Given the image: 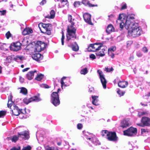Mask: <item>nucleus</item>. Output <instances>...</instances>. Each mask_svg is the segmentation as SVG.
<instances>
[{
	"label": "nucleus",
	"instance_id": "f704fd0d",
	"mask_svg": "<svg viewBox=\"0 0 150 150\" xmlns=\"http://www.w3.org/2000/svg\"><path fill=\"white\" fill-rule=\"evenodd\" d=\"M117 92L120 96H123L125 93V92L120 90L119 89H117Z\"/></svg>",
	"mask_w": 150,
	"mask_h": 150
},
{
	"label": "nucleus",
	"instance_id": "052dcab7",
	"mask_svg": "<svg viewBox=\"0 0 150 150\" xmlns=\"http://www.w3.org/2000/svg\"><path fill=\"white\" fill-rule=\"evenodd\" d=\"M42 87L45 88H48L50 87L48 85L46 84H43L42 86Z\"/></svg>",
	"mask_w": 150,
	"mask_h": 150
},
{
	"label": "nucleus",
	"instance_id": "5701e85b",
	"mask_svg": "<svg viewBox=\"0 0 150 150\" xmlns=\"http://www.w3.org/2000/svg\"><path fill=\"white\" fill-rule=\"evenodd\" d=\"M98 97L95 96H92V103L95 105H99V103H98Z\"/></svg>",
	"mask_w": 150,
	"mask_h": 150
},
{
	"label": "nucleus",
	"instance_id": "49530a36",
	"mask_svg": "<svg viewBox=\"0 0 150 150\" xmlns=\"http://www.w3.org/2000/svg\"><path fill=\"white\" fill-rule=\"evenodd\" d=\"M148 112H139L138 113V115L140 117L143 115L147 114Z\"/></svg>",
	"mask_w": 150,
	"mask_h": 150
},
{
	"label": "nucleus",
	"instance_id": "0eeeda50",
	"mask_svg": "<svg viewBox=\"0 0 150 150\" xmlns=\"http://www.w3.org/2000/svg\"><path fill=\"white\" fill-rule=\"evenodd\" d=\"M103 43H95L90 44L88 48L89 51H99L103 47Z\"/></svg>",
	"mask_w": 150,
	"mask_h": 150
},
{
	"label": "nucleus",
	"instance_id": "37998d69",
	"mask_svg": "<svg viewBox=\"0 0 150 150\" xmlns=\"http://www.w3.org/2000/svg\"><path fill=\"white\" fill-rule=\"evenodd\" d=\"M66 78V77H63L61 80L60 83L61 84V86L62 88L63 86H67V85L65 84L64 83L63 81V79H65Z\"/></svg>",
	"mask_w": 150,
	"mask_h": 150
},
{
	"label": "nucleus",
	"instance_id": "a19ab883",
	"mask_svg": "<svg viewBox=\"0 0 150 150\" xmlns=\"http://www.w3.org/2000/svg\"><path fill=\"white\" fill-rule=\"evenodd\" d=\"M108 133H109V132H108L107 130H103L101 132V135L102 136H107V134H108Z\"/></svg>",
	"mask_w": 150,
	"mask_h": 150
},
{
	"label": "nucleus",
	"instance_id": "a211bd4d",
	"mask_svg": "<svg viewBox=\"0 0 150 150\" xmlns=\"http://www.w3.org/2000/svg\"><path fill=\"white\" fill-rule=\"evenodd\" d=\"M36 72V70H34L28 72L26 74L27 78L29 80H31L34 77V73Z\"/></svg>",
	"mask_w": 150,
	"mask_h": 150
},
{
	"label": "nucleus",
	"instance_id": "774afa93",
	"mask_svg": "<svg viewBox=\"0 0 150 150\" xmlns=\"http://www.w3.org/2000/svg\"><path fill=\"white\" fill-rule=\"evenodd\" d=\"M50 15H47L45 16V18H48L49 19H52L50 18Z\"/></svg>",
	"mask_w": 150,
	"mask_h": 150
},
{
	"label": "nucleus",
	"instance_id": "72a5a7b5",
	"mask_svg": "<svg viewBox=\"0 0 150 150\" xmlns=\"http://www.w3.org/2000/svg\"><path fill=\"white\" fill-rule=\"evenodd\" d=\"M116 48L115 47H112L108 50V53H110L111 52H113L115 50Z\"/></svg>",
	"mask_w": 150,
	"mask_h": 150
},
{
	"label": "nucleus",
	"instance_id": "c756f323",
	"mask_svg": "<svg viewBox=\"0 0 150 150\" xmlns=\"http://www.w3.org/2000/svg\"><path fill=\"white\" fill-rule=\"evenodd\" d=\"M21 90L20 91V93L24 94L26 95L27 93V90L25 88L22 87L21 88Z\"/></svg>",
	"mask_w": 150,
	"mask_h": 150
},
{
	"label": "nucleus",
	"instance_id": "13d9d810",
	"mask_svg": "<svg viewBox=\"0 0 150 150\" xmlns=\"http://www.w3.org/2000/svg\"><path fill=\"white\" fill-rule=\"evenodd\" d=\"M142 51L144 52H148V50L146 47H144L142 48Z\"/></svg>",
	"mask_w": 150,
	"mask_h": 150
},
{
	"label": "nucleus",
	"instance_id": "3c124183",
	"mask_svg": "<svg viewBox=\"0 0 150 150\" xmlns=\"http://www.w3.org/2000/svg\"><path fill=\"white\" fill-rule=\"evenodd\" d=\"M46 3V0H42L40 3V5L42 6L45 4Z\"/></svg>",
	"mask_w": 150,
	"mask_h": 150
},
{
	"label": "nucleus",
	"instance_id": "ea45409f",
	"mask_svg": "<svg viewBox=\"0 0 150 150\" xmlns=\"http://www.w3.org/2000/svg\"><path fill=\"white\" fill-rule=\"evenodd\" d=\"M141 132L142 134L147 133L149 132V130L147 129H141Z\"/></svg>",
	"mask_w": 150,
	"mask_h": 150
},
{
	"label": "nucleus",
	"instance_id": "680f3d73",
	"mask_svg": "<svg viewBox=\"0 0 150 150\" xmlns=\"http://www.w3.org/2000/svg\"><path fill=\"white\" fill-rule=\"evenodd\" d=\"M19 81L20 82L22 83L24 81V79L23 78H22L21 76H20L19 77Z\"/></svg>",
	"mask_w": 150,
	"mask_h": 150
},
{
	"label": "nucleus",
	"instance_id": "f8f14e48",
	"mask_svg": "<svg viewBox=\"0 0 150 150\" xmlns=\"http://www.w3.org/2000/svg\"><path fill=\"white\" fill-rule=\"evenodd\" d=\"M142 124H138L139 126H149L150 125V118L146 117H142L141 119Z\"/></svg>",
	"mask_w": 150,
	"mask_h": 150
},
{
	"label": "nucleus",
	"instance_id": "e433bc0d",
	"mask_svg": "<svg viewBox=\"0 0 150 150\" xmlns=\"http://www.w3.org/2000/svg\"><path fill=\"white\" fill-rule=\"evenodd\" d=\"M82 4V2H80L79 1H76L74 2V6L76 7H78L80 5Z\"/></svg>",
	"mask_w": 150,
	"mask_h": 150
},
{
	"label": "nucleus",
	"instance_id": "864d4df0",
	"mask_svg": "<svg viewBox=\"0 0 150 150\" xmlns=\"http://www.w3.org/2000/svg\"><path fill=\"white\" fill-rule=\"evenodd\" d=\"M132 43V42L131 41H128L127 42V47L129 46Z\"/></svg>",
	"mask_w": 150,
	"mask_h": 150
},
{
	"label": "nucleus",
	"instance_id": "473e14b6",
	"mask_svg": "<svg viewBox=\"0 0 150 150\" xmlns=\"http://www.w3.org/2000/svg\"><path fill=\"white\" fill-rule=\"evenodd\" d=\"M23 102L26 104H28L29 103L32 102L31 98H25L23 100Z\"/></svg>",
	"mask_w": 150,
	"mask_h": 150
},
{
	"label": "nucleus",
	"instance_id": "bb28decb",
	"mask_svg": "<svg viewBox=\"0 0 150 150\" xmlns=\"http://www.w3.org/2000/svg\"><path fill=\"white\" fill-rule=\"evenodd\" d=\"M74 43L75 44V45H74L73 44H71V47L73 51H77L79 50V46L76 42H74Z\"/></svg>",
	"mask_w": 150,
	"mask_h": 150
},
{
	"label": "nucleus",
	"instance_id": "e2e57ef3",
	"mask_svg": "<svg viewBox=\"0 0 150 150\" xmlns=\"http://www.w3.org/2000/svg\"><path fill=\"white\" fill-rule=\"evenodd\" d=\"M42 9V7L40 6H38L37 8V10L39 11H41Z\"/></svg>",
	"mask_w": 150,
	"mask_h": 150
},
{
	"label": "nucleus",
	"instance_id": "58836bf2",
	"mask_svg": "<svg viewBox=\"0 0 150 150\" xmlns=\"http://www.w3.org/2000/svg\"><path fill=\"white\" fill-rule=\"evenodd\" d=\"M50 18H53L55 16V13L53 10H52L50 13Z\"/></svg>",
	"mask_w": 150,
	"mask_h": 150
},
{
	"label": "nucleus",
	"instance_id": "dca6fc26",
	"mask_svg": "<svg viewBox=\"0 0 150 150\" xmlns=\"http://www.w3.org/2000/svg\"><path fill=\"white\" fill-rule=\"evenodd\" d=\"M31 57L33 59L37 62L40 61L43 58V55L39 53L33 54L31 55Z\"/></svg>",
	"mask_w": 150,
	"mask_h": 150
},
{
	"label": "nucleus",
	"instance_id": "6ab92c4d",
	"mask_svg": "<svg viewBox=\"0 0 150 150\" xmlns=\"http://www.w3.org/2000/svg\"><path fill=\"white\" fill-rule=\"evenodd\" d=\"M13 96L11 94L8 97V101L7 104V106L8 108L10 107V108L13 105L14 103L12 101Z\"/></svg>",
	"mask_w": 150,
	"mask_h": 150
},
{
	"label": "nucleus",
	"instance_id": "c9c22d12",
	"mask_svg": "<svg viewBox=\"0 0 150 150\" xmlns=\"http://www.w3.org/2000/svg\"><path fill=\"white\" fill-rule=\"evenodd\" d=\"M121 9L122 10L126 9L127 8L126 4L125 2L122 3L121 4Z\"/></svg>",
	"mask_w": 150,
	"mask_h": 150
},
{
	"label": "nucleus",
	"instance_id": "338daca9",
	"mask_svg": "<svg viewBox=\"0 0 150 150\" xmlns=\"http://www.w3.org/2000/svg\"><path fill=\"white\" fill-rule=\"evenodd\" d=\"M29 69V68H26L25 69H23V70H22V71L23 72H24L25 71H27L28 69Z\"/></svg>",
	"mask_w": 150,
	"mask_h": 150
},
{
	"label": "nucleus",
	"instance_id": "c85d7f7f",
	"mask_svg": "<svg viewBox=\"0 0 150 150\" xmlns=\"http://www.w3.org/2000/svg\"><path fill=\"white\" fill-rule=\"evenodd\" d=\"M24 57L23 56H16V57L14 58V60L17 61V62H19L20 60V61L22 60L23 59Z\"/></svg>",
	"mask_w": 150,
	"mask_h": 150
},
{
	"label": "nucleus",
	"instance_id": "bf43d9fd",
	"mask_svg": "<svg viewBox=\"0 0 150 150\" xmlns=\"http://www.w3.org/2000/svg\"><path fill=\"white\" fill-rule=\"evenodd\" d=\"M108 55L110 56L112 58H113L115 57L114 54L113 53H112V52H111L110 53H108Z\"/></svg>",
	"mask_w": 150,
	"mask_h": 150
},
{
	"label": "nucleus",
	"instance_id": "09e8293b",
	"mask_svg": "<svg viewBox=\"0 0 150 150\" xmlns=\"http://www.w3.org/2000/svg\"><path fill=\"white\" fill-rule=\"evenodd\" d=\"M31 147L30 146H26L23 147L22 150H30Z\"/></svg>",
	"mask_w": 150,
	"mask_h": 150
},
{
	"label": "nucleus",
	"instance_id": "9b49d317",
	"mask_svg": "<svg viewBox=\"0 0 150 150\" xmlns=\"http://www.w3.org/2000/svg\"><path fill=\"white\" fill-rule=\"evenodd\" d=\"M46 46V44L44 42L38 41L35 45L36 49L37 51L40 52L44 50Z\"/></svg>",
	"mask_w": 150,
	"mask_h": 150
},
{
	"label": "nucleus",
	"instance_id": "5fc2aeb1",
	"mask_svg": "<svg viewBox=\"0 0 150 150\" xmlns=\"http://www.w3.org/2000/svg\"><path fill=\"white\" fill-rule=\"evenodd\" d=\"M113 69L112 68L108 69V68H106L105 70L107 72H110L112 71Z\"/></svg>",
	"mask_w": 150,
	"mask_h": 150
},
{
	"label": "nucleus",
	"instance_id": "2eb2a0df",
	"mask_svg": "<svg viewBox=\"0 0 150 150\" xmlns=\"http://www.w3.org/2000/svg\"><path fill=\"white\" fill-rule=\"evenodd\" d=\"M91 15L88 13H85L83 15V17L85 21L91 25H93L91 20Z\"/></svg>",
	"mask_w": 150,
	"mask_h": 150
},
{
	"label": "nucleus",
	"instance_id": "603ef678",
	"mask_svg": "<svg viewBox=\"0 0 150 150\" xmlns=\"http://www.w3.org/2000/svg\"><path fill=\"white\" fill-rule=\"evenodd\" d=\"M137 55L138 57H141L142 56V54L140 51H138L137 52Z\"/></svg>",
	"mask_w": 150,
	"mask_h": 150
},
{
	"label": "nucleus",
	"instance_id": "4468645a",
	"mask_svg": "<svg viewBox=\"0 0 150 150\" xmlns=\"http://www.w3.org/2000/svg\"><path fill=\"white\" fill-rule=\"evenodd\" d=\"M107 139L109 141L115 142L118 140V137L115 132H109L107 134Z\"/></svg>",
	"mask_w": 150,
	"mask_h": 150
},
{
	"label": "nucleus",
	"instance_id": "a18cd8bd",
	"mask_svg": "<svg viewBox=\"0 0 150 150\" xmlns=\"http://www.w3.org/2000/svg\"><path fill=\"white\" fill-rule=\"evenodd\" d=\"M11 150H21V147L20 146H14Z\"/></svg>",
	"mask_w": 150,
	"mask_h": 150
},
{
	"label": "nucleus",
	"instance_id": "4d7b16f0",
	"mask_svg": "<svg viewBox=\"0 0 150 150\" xmlns=\"http://www.w3.org/2000/svg\"><path fill=\"white\" fill-rule=\"evenodd\" d=\"M90 58L92 59H96L95 56L93 54H92L90 55Z\"/></svg>",
	"mask_w": 150,
	"mask_h": 150
},
{
	"label": "nucleus",
	"instance_id": "f257e3e1",
	"mask_svg": "<svg viewBox=\"0 0 150 150\" xmlns=\"http://www.w3.org/2000/svg\"><path fill=\"white\" fill-rule=\"evenodd\" d=\"M135 16V15L132 14L126 18L123 14H120L117 20V23L120 24L121 29L124 26L126 29H129L128 32V35L133 38L138 37L142 33V28L139 23L134 20Z\"/></svg>",
	"mask_w": 150,
	"mask_h": 150
},
{
	"label": "nucleus",
	"instance_id": "9d476101",
	"mask_svg": "<svg viewBox=\"0 0 150 150\" xmlns=\"http://www.w3.org/2000/svg\"><path fill=\"white\" fill-rule=\"evenodd\" d=\"M21 43L19 42H14L11 44L10 46V49L13 51H18L21 50Z\"/></svg>",
	"mask_w": 150,
	"mask_h": 150
},
{
	"label": "nucleus",
	"instance_id": "7ed1b4c3",
	"mask_svg": "<svg viewBox=\"0 0 150 150\" xmlns=\"http://www.w3.org/2000/svg\"><path fill=\"white\" fill-rule=\"evenodd\" d=\"M11 108L12 109V111L14 115L18 116L19 115L20 117L21 118H26L27 117H29L28 115L27 116L25 115L27 113L25 108L23 110H22V109H19L17 106L15 105L14 104L12 105V106L10 108Z\"/></svg>",
	"mask_w": 150,
	"mask_h": 150
},
{
	"label": "nucleus",
	"instance_id": "20e7f679",
	"mask_svg": "<svg viewBox=\"0 0 150 150\" xmlns=\"http://www.w3.org/2000/svg\"><path fill=\"white\" fill-rule=\"evenodd\" d=\"M84 135V138L87 140V142L89 145L91 142L95 145L100 144V142L94 135L88 132H86Z\"/></svg>",
	"mask_w": 150,
	"mask_h": 150
},
{
	"label": "nucleus",
	"instance_id": "69168bd1",
	"mask_svg": "<svg viewBox=\"0 0 150 150\" xmlns=\"http://www.w3.org/2000/svg\"><path fill=\"white\" fill-rule=\"evenodd\" d=\"M64 2L65 4H67L68 3L67 0H62V3Z\"/></svg>",
	"mask_w": 150,
	"mask_h": 150
},
{
	"label": "nucleus",
	"instance_id": "b1692460",
	"mask_svg": "<svg viewBox=\"0 0 150 150\" xmlns=\"http://www.w3.org/2000/svg\"><path fill=\"white\" fill-rule=\"evenodd\" d=\"M40 94L38 93L37 96H35L31 98L32 102V101H35L38 102L42 100V99L40 98Z\"/></svg>",
	"mask_w": 150,
	"mask_h": 150
},
{
	"label": "nucleus",
	"instance_id": "412c9836",
	"mask_svg": "<svg viewBox=\"0 0 150 150\" xmlns=\"http://www.w3.org/2000/svg\"><path fill=\"white\" fill-rule=\"evenodd\" d=\"M127 81H120L118 84V86L122 88H125L128 85Z\"/></svg>",
	"mask_w": 150,
	"mask_h": 150
},
{
	"label": "nucleus",
	"instance_id": "423d86ee",
	"mask_svg": "<svg viewBox=\"0 0 150 150\" xmlns=\"http://www.w3.org/2000/svg\"><path fill=\"white\" fill-rule=\"evenodd\" d=\"M42 27L41 28H39L42 33H46L48 35H50L51 34V30L52 29V25L51 24L41 23V24Z\"/></svg>",
	"mask_w": 150,
	"mask_h": 150
},
{
	"label": "nucleus",
	"instance_id": "0e129e2a",
	"mask_svg": "<svg viewBox=\"0 0 150 150\" xmlns=\"http://www.w3.org/2000/svg\"><path fill=\"white\" fill-rule=\"evenodd\" d=\"M135 47L137 48H138L139 47V45L137 42L135 43Z\"/></svg>",
	"mask_w": 150,
	"mask_h": 150
},
{
	"label": "nucleus",
	"instance_id": "de8ad7c7",
	"mask_svg": "<svg viewBox=\"0 0 150 150\" xmlns=\"http://www.w3.org/2000/svg\"><path fill=\"white\" fill-rule=\"evenodd\" d=\"M7 39H8L11 36V34L9 31H8L5 35Z\"/></svg>",
	"mask_w": 150,
	"mask_h": 150
},
{
	"label": "nucleus",
	"instance_id": "7c9ffc66",
	"mask_svg": "<svg viewBox=\"0 0 150 150\" xmlns=\"http://www.w3.org/2000/svg\"><path fill=\"white\" fill-rule=\"evenodd\" d=\"M43 76L44 75L41 74H38L35 78V79L38 81H40L43 77Z\"/></svg>",
	"mask_w": 150,
	"mask_h": 150
},
{
	"label": "nucleus",
	"instance_id": "2f4dec72",
	"mask_svg": "<svg viewBox=\"0 0 150 150\" xmlns=\"http://www.w3.org/2000/svg\"><path fill=\"white\" fill-rule=\"evenodd\" d=\"M88 72L87 69L86 68H85L82 69L80 73L82 74L85 75Z\"/></svg>",
	"mask_w": 150,
	"mask_h": 150
},
{
	"label": "nucleus",
	"instance_id": "79ce46f5",
	"mask_svg": "<svg viewBox=\"0 0 150 150\" xmlns=\"http://www.w3.org/2000/svg\"><path fill=\"white\" fill-rule=\"evenodd\" d=\"M65 38V36L64 35V33L63 31H62V37L61 38V42L62 45H64V40Z\"/></svg>",
	"mask_w": 150,
	"mask_h": 150
},
{
	"label": "nucleus",
	"instance_id": "1a4fd4ad",
	"mask_svg": "<svg viewBox=\"0 0 150 150\" xmlns=\"http://www.w3.org/2000/svg\"><path fill=\"white\" fill-rule=\"evenodd\" d=\"M97 72L99 74V76L100 78L103 88L104 89H105L106 88L107 81L104 77L103 72L100 69L98 70L97 71Z\"/></svg>",
	"mask_w": 150,
	"mask_h": 150
},
{
	"label": "nucleus",
	"instance_id": "aec40b11",
	"mask_svg": "<svg viewBox=\"0 0 150 150\" xmlns=\"http://www.w3.org/2000/svg\"><path fill=\"white\" fill-rule=\"evenodd\" d=\"M129 124V122L128 120H123L121 122L120 126L123 128L128 127Z\"/></svg>",
	"mask_w": 150,
	"mask_h": 150
},
{
	"label": "nucleus",
	"instance_id": "f3484780",
	"mask_svg": "<svg viewBox=\"0 0 150 150\" xmlns=\"http://www.w3.org/2000/svg\"><path fill=\"white\" fill-rule=\"evenodd\" d=\"M81 2H82V4H83L85 6H88L89 7L98 6L97 4L94 5L90 3L88 0H82Z\"/></svg>",
	"mask_w": 150,
	"mask_h": 150
},
{
	"label": "nucleus",
	"instance_id": "f03ea898",
	"mask_svg": "<svg viewBox=\"0 0 150 150\" xmlns=\"http://www.w3.org/2000/svg\"><path fill=\"white\" fill-rule=\"evenodd\" d=\"M68 20L71 23V25L68 26L67 29V40L70 42V41H74L76 39V29L74 27V22L73 21L74 19H72V16L69 15L68 17Z\"/></svg>",
	"mask_w": 150,
	"mask_h": 150
},
{
	"label": "nucleus",
	"instance_id": "cd10ccee",
	"mask_svg": "<svg viewBox=\"0 0 150 150\" xmlns=\"http://www.w3.org/2000/svg\"><path fill=\"white\" fill-rule=\"evenodd\" d=\"M18 139H19V137L18 135V136L15 135L11 137V140L13 142H15Z\"/></svg>",
	"mask_w": 150,
	"mask_h": 150
},
{
	"label": "nucleus",
	"instance_id": "ddd939ff",
	"mask_svg": "<svg viewBox=\"0 0 150 150\" xmlns=\"http://www.w3.org/2000/svg\"><path fill=\"white\" fill-rule=\"evenodd\" d=\"M19 140H25L29 139V137L28 132L27 131H25L21 132L18 133Z\"/></svg>",
	"mask_w": 150,
	"mask_h": 150
},
{
	"label": "nucleus",
	"instance_id": "4be33fe9",
	"mask_svg": "<svg viewBox=\"0 0 150 150\" xmlns=\"http://www.w3.org/2000/svg\"><path fill=\"white\" fill-rule=\"evenodd\" d=\"M32 32L33 30L31 28H26L22 32V34L23 35H25L30 34L32 33Z\"/></svg>",
	"mask_w": 150,
	"mask_h": 150
},
{
	"label": "nucleus",
	"instance_id": "6e6552de",
	"mask_svg": "<svg viewBox=\"0 0 150 150\" xmlns=\"http://www.w3.org/2000/svg\"><path fill=\"white\" fill-rule=\"evenodd\" d=\"M137 129L136 128L131 127L127 130L124 131L123 133L125 135L132 136L137 134Z\"/></svg>",
	"mask_w": 150,
	"mask_h": 150
},
{
	"label": "nucleus",
	"instance_id": "6e6d98bb",
	"mask_svg": "<svg viewBox=\"0 0 150 150\" xmlns=\"http://www.w3.org/2000/svg\"><path fill=\"white\" fill-rule=\"evenodd\" d=\"M77 128L79 129H81L82 127V125L81 124H78L77 125Z\"/></svg>",
	"mask_w": 150,
	"mask_h": 150
},
{
	"label": "nucleus",
	"instance_id": "4c0bfd02",
	"mask_svg": "<svg viewBox=\"0 0 150 150\" xmlns=\"http://www.w3.org/2000/svg\"><path fill=\"white\" fill-rule=\"evenodd\" d=\"M46 150H59L58 149L56 148L52 147H50L48 146L46 148Z\"/></svg>",
	"mask_w": 150,
	"mask_h": 150
},
{
	"label": "nucleus",
	"instance_id": "c03bdc74",
	"mask_svg": "<svg viewBox=\"0 0 150 150\" xmlns=\"http://www.w3.org/2000/svg\"><path fill=\"white\" fill-rule=\"evenodd\" d=\"M6 113V112L5 111L2 110L0 111V117H4Z\"/></svg>",
	"mask_w": 150,
	"mask_h": 150
},
{
	"label": "nucleus",
	"instance_id": "393cba45",
	"mask_svg": "<svg viewBox=\"0 0 150 150\" xmlns=\"http://www.w3.org/2000/svg\"><path fill=\"white\" fill-rule=\"evenodd\" d=\"M105 51L104 48L101 49V50L100 51H97L96 54L97 56L103 57L105 55L104 51Z\"/></svg>",
	"mask_w": 150,
	"mask_h": 150
},
{
	"label": "nucleus",
	"instance_id": "8fccbe9b",
	"mask_svg": "<svg viewBox=\"0 0 150 150\" xmlns=\"http://www.w3.org/2000/svg\"><path fill=\"white\" fill-rule=\"evenodd\" d=\"M6 11L5 10H3L2 11L0 10V15H4L6 14Z\"/></svg>",
	"mask_w": 150,
	"mask_h": 150
},
{
	"label": "nucleus",
	"instance_id": "a878e982",
	"mask_svg": "<svg viewBox=\"0 0 150 150\" xmlns=\"http://www.w3.org/2000/svg\"><path fill=\"white\" fill-rule=\"evenodd\" d=\"M114 28L113 26L111 24L108 25L106 30V32L108 34L110 33L113 31Z\"/></svg>",
	"mask_w": 150,
	"mask_h": 150
},
{
	"label": "nucleus",
	"instance_id": "39448f33",
	"mask_svg": "<svg viewBox=\"0 0 150 150\" xmlns=\"http://www.w3.org/2000/svg\"><path fill=\"white\" fill-rule=\"evenodd\" d=\"M60 90V88H58L57 92H54L51 95V102L55 106L58 105L60 103L59 96L58 93Z\"/></svg>",
	"mask_w": 150,
	"mask_h": 150
}]
</instances>
